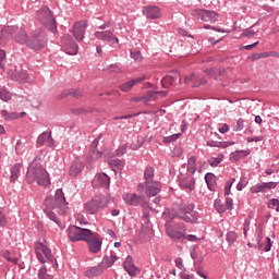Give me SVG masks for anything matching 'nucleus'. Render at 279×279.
<instances>
[{
  "mask_svg": "<svg viewBox=\"0 0 279 279\" xmlns=\"http://www.w3.org/2000/svg\"><path fill=\"white\" fill-rule=\"evenodd\" d=\"M108 269L104 262L99 263L97 266H92L85 270L86 278H97Z\"/></svg>",
  "mask_w": 279,
  "mask_h": 279,
  "instance_id": "nucleus-19",
  "label": "nucleus"
},
{
  "mask_svg": "<svg viewBox=\"0 0 279 279\" xmlns=\"http://www.w3.org/2000/svg\"><path fill=\"white\" fill-rule=\"evenodd\" d=\"M266 241L267 243L264 246V252H271V247H272L271 238L267 236Z\"/></svg>",
  "mask_w": 279,
  "mask_h": 279,
  "instance_id": "nucleus-61",
  "label": "nucleus"
},
{
  "mask_svg": "<svg viewBox=\"0 0 279 279\" xmlns=\"http://www.w3.org/2000/svg\"><path fill=\"white\" fill-rule=\"evenodd\" d=\"M109 167L117 175V171H121L125 167V163L121 159H111L109 160Z\"/></svg>",
  "mask_w": 279,
  "mask_h": 279,
  "instance_id": "nucleus-28",
  "label": "nucleus"
},
{
  "mask_svg": "<svg viewBox=\"0 0 279 279\" xmlns=\"http://www.w3.org/2000/svg\"><path fill=\"white\" fill-rule=\"evenodd\" d=\"M205 182H206L209 191H213L215 189V184H216L215 174L210 173V172H207L205 174Z\"/></svg>",
  "mask_w": 279,
  "mask_h": 279,
  "instance_id": "nucleus-34",
  "label": "nucleus"
},
{
  "mask_svg": "<svg viewBox=\"0 0 279 279\" xmlns=\"http://www.w3.org/2000/svg\"><path fill=\"white\" fill-rule=\"evenodd\" d=\"M37 21L41 23L49 32L56 34L58 32V25L56 24V17L53 13H51V9L49 7H43L37 11Z\"/></svg>",
  "mask_w": 279,
  "mask_h": 279,
  "instance_id": "nucleus-4",
  "label": "nucleus"
},
{
  "mask_svg": "<svg viewBox=\"0 0 279 279\" xmlns=\"http://www.w3.org/2000/svg\"><path fill=\"white\" fill-rule=\"evenodd\" d=\"M266 191H269L271 189H276V186H278V182H266L264 183Z\"/></svg>",
  "mask_w": 279,
  "mask_h": 279,
  "instance_id": "nucleus-62",
  "label": "nucleus"
},
{
  "mask_svg": "<svg viewBox=\"0 0 279 279\" xmlns=\"http://www.w3.org/2000/svg\"><path fill=\"white\" fill-rule=\"evenodd\" d=\"M35 254L37 260L41 263V265H45V263H56L53 269L58 270V262L56 260V257H53L51 248H49V246H47L45 243H35Z\"/></svg>",
  "mask_w": 279,
  "mask_h": 279,
  "instance_id": "nucleus-5",
  "label": "nucleus"
},
{
  "mask_svg": "<svg viewBox=\"0 0 279 279\" xmlns=\"http://www.w3.org/2000/svg\"><path fill=\"white\" fill-rule=\"evenodd\" d=\"M243 128H245V120H243V118H240L236 123L233 126V131L234 132H241V130H243Z\"/></svg>",
  "mask_w": 279,
  "mask_h": 279,
  "instance_id": "nucleus-46",
  "label": "nucleus"
},
{
  "mask_svg": "<svg viewBox=\"0 0 279 279\" xmlns=\"http://www.w3.org/2000/svg\"><path fill=\"white\" fill-rule=\"evenodd\" d=\"M207 147H219L220 149H226L228 145L222 142H216V141H207L206 142Z\"/></svg>",
  "mask_w": 279,
  "mask_h": 279,
  "instance_id": "nucleus-42",
  "label": "nucleus"
},
{
  "mask_svg": "<svg viewBox=\"0 0 279 279\" xmlns=\"http://www.w3.org/2000/svg\"><path fill=\"white\" fill-rule=\"evenodd\" d=\"M144 182H154V169L151 167H147L144 171Z\"/></svg>",
  "mask_w": 279,
  "mask_h": 279,
  "instance_id": "nucleus-38",
  "label": "nucleus"
},
{
  "mask_svg": "<svg viewBox=\"0 0 279 279\" xmlns=\"http://www.w3.org/2000/svg\"><path fill=\"white\" fill-rule=\"evenodd\" d=\"M254 36H256V32L254 29H245L242 34L241 37L242 38H254Z\"/></svg>",
  "mask_w": 279,
  "mask_h": 279,
  "instance_id": "nucleus-53",
  "label": "nucleus"
},
{
  "mask_svg": "<svg viewBox=\"0 0 279 279\" xmlns=\"http://www.w3.org/2000/svg\"><path fill=\"white\" fill-rule=\"evenodd\" d=\"M162 88H169L173 84V80L170 76L163 77L160 82Z\"/></svg>",
  "mask_w": 279,
  "mask_h": 279,
  "instance_id": "nucleus-49",
  "label": "nucleus"
},
{
  "mask_svg": "<svg viewBox=\"0 0 279 279\" xmlns=\"http://www.w3.org/2000/svg\"><path fill=\"white\" fill-rule=\"evenodd\" d=\"M180 136H182V133H177V134H172L170 136H166L165 143H175V141H178V138H180Z\"/></svg>",
  "mask_w": 279,
  "mask_h": 279,
  "instance_id": "nucleus-48",
  "label": "nucleus"
},
{
  "mask_svg": "<svg viewBox=\"0 0 279 279\" xmlns=\"http://www.w3.org/2000/svg\"><path fill=\"white\" fill-rule=\"evenodd\" d=\"M8 218H5V209L0 207V228H5Z\"/></svg>",
  "mask_w": 279,
  "mask_h": 279,
  "instance_id": "nucleus-44",
  "label": "nucleus"
},
{
  "mask_svg": "<svg viewBox=\"0 0 279 279\" xmlns=\"http://www.w3.org/2000/svg\"><path fill=\"white\" fill-rule=\"evenodd\" d=\"M183 240L190 241V243H197V241H202V239L197 238L195 234H185Z\"/></svg>",
  "mask_w": 279,
  "mask_h": 279,
  "instance_id": "nucleus-52",
  "label": "nucleus"
},
{
  "mask_svg": "<svg viewBox=\"0 0 279 279\" xmlns=\"http://www.w3.org/2000/svg\"><path fill=\"white\" fill-rule=\"evenodd\" d=\"M94 36L95 38H97V40H101L102 43L119 45V37H116L112 31H96L94 33Z\"/></svg>",
  "mask_w": 279,
  "mask_h": 279,
  "instance_id": "nucleus-15",
  "label": "nucleus"
},
{
  "mask_svg": "<svg viewBox=\"0 0 279 279\" xmlns=\"http://www.w3.org/2000/svg\"><path fill=\"white\" fill-rule=\"evenodd\" d=\"M83 170H84V163L80 161V159H75L70 167L69 173L71 178H77V175H80V173H82Z\"/></svg>",
  "mask_w": 279,
  "mask_h": 279,
  "instance_id": "nucleus-23",
  "label": "nucleus"
},
{
  "mask_svg": "<svg viewBox=\"0 0 279 279\" xmlns=\"http://www.w3.org/2000/svg\"><path fill=\"white\" fill-rule=\"evenodd\" d=\"M270 206H272L274 208H276V211L279 213V199L278 198H272L270 201Z\"/></svg>",
  "mask_w": 279,
  "mask_h": 279,
  "instance_id": "nucleus-63",
  "label": "nucleus"
},
{
  "mask_svg": "<svg viewBox=\"0 0 279 279\" xmlns=\"http://www.w3.org/2000/svg\"><path fill=\"white\" fill-rule=\"evenodd\" d=\"M222 160H223V155H218V157H210L208 159V165H210V167H219Z\"/></svg>",
  "mask_w": 279,
  "mask_h": 279,
  "instance_id": "nucleus-39",
  "label": "nucleus"
},
{
  "mask_svg": "<svg viewBox=\"0 0 279 279\" xmlns=\"http://www.w3.org/2000/svg\"><path fill=\"white\" fill-rule=\"evenodd\" d=\"M45 45H47V38L45 34L40 32L33 33L27 41V47L34 49V51H40Z\"/></svg>",
  "mask_w": 279,
  "mask_h": 279,
  "instance_id": "nucleus-11",
  "label": "nucleus"
},
{
  "mask_svg": "<svg viewBox=\"0 0 279 279\" xmlns=\"http://www.w3.org/2000/svg\"><path fill=\"white\" fill-rule=\"evenodd\" d=\"M186 171L187 173H191V175H195V171H197V157L192 156L187 160Z\"/></svg>",
  "mask_w": 279,
  "mask_h": 279,
  "instance_id": "nucleus-29",
  "label": "nucleus"
},
{
  "mask_svg": "<svg viewBox=\"0 0 279 279\" xmlns=\"http://www.w3.org/2000/svg\"><path fill=\"white\" fill-rule=\"evenodd\" d=\"M88 27V24L86 23V21H81V22H76L74 23L71 33L73 34L75 40H77V43H82V40H84V36H86V29Z\"/></svg>",
  "mask_w": 279,
  "mask_h": 279,
  "instance_id": "nucleus-14",
  "label": "nucleus"
},
{
  "mask_svg": "<svg viewBox=\"0 0 279 279\" xmlns=\"http://www.w3.org/2000/svg\"><path fill=\"white\" fill-rule=\"evenodd\" d=\"M247 186V178L242 177L236 185V191H243Z\"/></svg>",
  "mask_w": 279,
  "mask_h": 279,
  "instance_id": "nucleus-50",
  "label": "nucleus"
},
{
  "mask_svg": "<svg viewBox=\"0 0 279 279\" xmlns=\"http://www.w3.org/2000/svg\"><path fill=\"white\" fill-rule=\"evenodd\" d=\"M138 191H144L147 197H156L162 191V184L158 181H147L138 184Z\"/></svg>",
  "mask_w": 279,
  "mask_h": 279,
  "instance_id": "nucleus-10",
  "label": "nucleus"
},
{
  "mask_svg": "<svg viewBox=\"0 0 279 279\" xmlns=\"http://www.w3.org/2000/svg\"><path fill=\"white\" fill-rule=\"evenodd\" d=\"M31 105H32L33 108H40V106L43 105V102L40 101V99L34 98V99L31 101Z\"/></svg>",
  "mask_w": 279,
  "mask_h": 279,
  "instance_id": "nucleus-64",
  "label": "nucleus"
},
{
  "mask_svg": "<svg viewBox=\"0 0 279 279\" xmlns=\"http://www.w3.org/2000/svg\"><path fill=\"white\" fill-rule=\"evenodd\" d=\"M140 236L141 239H149V236H154V229L151 228V225H142Z\"/></svg>",
  "mask_w": 279,
  "mask_h": 279,
  "instance_id": "nucleus-31",
  "label": "nucleus"
},
{
  "mask_svg": "<svg viewBox=\"0 0 279 279\" xmlns=\"http://www.w3.org/2000/svg\"><path fill=\"white\" fill-rule=\"evenodd\" d=\"M132 88H134V84L132 83V81H128L124 84L120 85V90H122V93H130Z\"/></svg>",
  "mask_w": 279,
  "mask_h": 279,
  "instance_id": "nucleus-43",
  "label": "nucleus"
},
{
  "mask_svg": "<svg viewBox=\"0 0 279 279\" xmlns=\"http://www.w3.org/2000/svg\"><path fill=\"white\" fill-rule=\"evenodd\" d=\"M88 232H90V229L77 226H70L66 229L68 238L70 239V241H72V243H77V241H86Z\"/></svg>",
  "mask_w": 279,
  "mask_h": 279,
  "instance_id": "nucleus-9",
  "label": "nucleus"
},
{
  "mask_svg": "<svg viewBox=\"0 0 279 279\" xmlns=\"http://www.w3.org/2000/svg\"><path fill=\"white\" fill-rule=\"evenodd\" d=\"M45 209L44 213L50 219V221H53L58 226V228L62 229V222L60 219H58V216H56V213L59 215H64L66 213V208H69V203H66V198L64 197V192L62 189H58L54 193V198L51 196H47L44 202ZM56 210V213H53Z\"/></svg>",
  "mask_w": 279,
  "mask_h": 279,
  "instance_id": "nucleus-1",
  "label": "nucleus"
},
{
  "mask_svg": "<svg viewBox=\"0 0 279 279\" xmlns=\"http://www.w3.org/2000/svg\"><path fill=\"white\" fill-rule=\"evenodd\" d=\"M190 14L196 19V21H202L203 23H217V21H219V14L210 10L194 9L191 10Z\"/></svg>",
  "mask_w": 279,
  "mask_h": 279,
  "instance_id": "nucleus-8",
  "label": "nucleus"
},
{
  "mask_svg": "<svg viewBox=\"0 0 279 279\" xmlns=\"http://www.w3.org/2000/svg\"><path fill=\"white\" fill-rule=\"evenodd\" d=\"M15 151H16V154H19V155H22V154L25 153V145H23V142H21V140H19V141L16 142Z\"/></svg>",
  "mask_w": 279,
  "mask_h": 279,
  "instance_id": "nucleus-51",
  "label": "nucleus"
},
{
  "mask_svg": "<svg viewBox=\"0 0 279 279\" xmlns=\"http://www.w3.org/2000/svg\"><path fill=\"white\" fill-rule=\"evenodd\" d=\"M226 204H227V207H226L227 210H233L234 203L230 196H227Z\"/></svg>",
  "mask_w": 279,
  "mask_h": 279,
  "instance_id": "nucleus-60",
  "label": "nucleus"
},
{
  "mask_svg": "<svg viewBox=\"0 0 279 279\" xmlns=\"http://www.w3.org/2000/svg\"><path fill=\"white\" fill-rule=\"evenodd\" d=\"M61 43L68 56H77V51H80V46H77L71 35H63Z\"/></svg>",
  "mask_w": 279,
  "mask_h": 279,
  "instance_id": "nucleus-13",
  "label": "nucleus"
},
{
  "mask_svg": "<svg viewBox=\"0 0 279 279\" xmlns=\"http://www.w3.org/2000/svg\"><path fill=\"white\" fill-rule=\"evenodd\" d=\"M15 41L20 43V45H27V43L29 41V39H27V33H25L24 29H20L16 35H15Z\"/></svg>",
  "mask_w": 279,
  "mask_h": 279,
  "instance_id": "nucleus-32",
  "label": "nucleus"
},
{
  "mask_svg": "<svg viewBox=\"0 0 279 279\" xmlns=\"http://www.w3.org/2000/svg\"><path fill=\"white\" fill-rule=\"evenodd\" d=\"M234 179H231L230 181L227 182L226 186H225V195L226 197H229L228 195H230V190L232 189V184H234Z\"/></svg>",
  "mask_w": 279,
  "mask_h": 279,
  "instance_id": "nucleus-56",
  "label": "nucleus"
},
{
  "mask_svg": "<svg viewBox=\"0 0 279 279\" xmlns=\"http://www.w3.org/2000/svg\"><path fill=\"white\" fill-rule=\"evenodd\" d=\"M128 151V145H122L116 150V156H123Z\"/></svg>",
  "mask_w": 279,
  "mask_h": 279,
  "instance_id": "nucleus-58",
  "label": "nucleus"
},
{
  "mask_svg": "<svg viewBox=\"0 0 279 279\" xmlns=\"http://www.w3.org/2000/svg\"><path fill=\"white\" fill-rule=\"evenodd\" d=\"M143 14L144 16H146V19H150L151 21H156L157 19H160L162 16V12L157 5L144 7Z\"/></svg>",
  "mask_w": 279,
  "mask_h": 279,
  "instance_id": "nucleus-20",
  "label": "nucleus"
},
{
  "mask_svg": "<svg viewBox=\"0 0 279 279\" xmlns=\"http://www.w3.org/2000/svg\"><path fill=\"white\" fill-rule=\"evenodd\" d=\"M251 193H267L265 183H257L251 187Z\"/></svg>",
  "mask_w": 279,
  "mask_h": 279,
  "instance_id": "nucleus-40",
  "label": "nucleus"
},
{
  "mask_svg": "<svg viewBox=\"0 0 279 279\" xmlns=\"http://www.w3.org/2000/svg\"><path fill=\"white\" fill-rule=\"evenodd\" d=\"M116 260H119V256L117 255H111L110 257L105 256L102 258V263H105V267H107V269L112 267Z\"/></svg>",
  "mask_w": 279,
  "mask_h": 279,
  "instance_id": "nucleus-37",
  "label": "nucleus"
},
{
  "mask_svg": "<svg viewBox=\"0 0 279 279\" xmlns=\"http://www.w3.org/2000/svg\"><path fill=\"white\" fill-rule=\"evenodd\" d=\"M123 269L132 278H134V276H138V274H140L138 267H136V265H134V258H132V256H130V255L126 256V258L123 263Z\"/></svg>",
  "mask_w": 279,
  "mask_h": 279,
  "instance_id": "nucleus-21",
  "label": "nucleus"
},
{
  "mask_svg": "<svg viewBox=\"0 0 279 279\" xmlns=\"http://www.w3.org/2000/svg\"><path fill=\"white\" fill-rule=\"evenodd\" d=\"M85 243L87 244L90 254H99V252H101V246L104 245V238L99 233L89 230L85 238Z\"/></svg>",
  "mask_w": 279,
  "mask_h": 279,
  "instance_id": "nucleus-7",
  "label": "nucleus"
},
{
  "mask_svg": "<svg viewBox=\"0 0 279 279\" xmlns=\"http://www.w3.org/2000/svg\"><path fill=\"white\" fill-rule=\"evenodd\" d=\"M16 82H25L27 80V73L25 71L16 72Z\"/></svg>",
  "mask_w": 279,
  "mask_h": 279,
  "instance_id": "nucleus-54",
  "label": "nucleus"
},
{
  "mask_svg": "<svg viewBox=\"0 0 279 279\" xmlns=\"http://www.w3.org/2000/svg\"><path fill=\"white\" fill-rule=\"evenodd\" d=\"M214 207L216 208L217 213H220V214L226 213V205H223V201L219 198L215 201Z\"/></svg>",
  "mask_w": 279,
  "mask_h": 279,
  "instance_id": "nucleus-41",
  "label": "nucleus"
},
{
  "mask_svg": "<svg viewBox=\"0 0 279 279\" xmlns=\"http://www.w3.org/2000/svg\"><path fill=\"white\" fill-rule=\"evenodd\" d=\"M131 58L135 62H141L143 60V54L138 50H131Z\"/></svg>",
  "mask_w": 279,
  "mask_h": 279,
  "instance_id": "nucleus-47",
  "label": "nucleus"
},
{
  "mask_svg": "<svg viewBox=\"0 0 279 279\" xmlns=\"http://www.w3.org/2000/svg\"><path fill=\"white\" fill-rule=\"evenodd\" d=\"M206 75L208 77H214V80L218 81L221 80V70L218 69H207L205 70Z\"/></svg>",
  "mask_w": 279,
  "mask_h": 279,
  "instance_id": "nucleus-35",
  "label": "nucleus"
},
{
  "mask_svg": "<svg viewBox=\"0 0 279 279\" xmlns=\"http://www.w3.org/2000/svg\"><path fill=\"white\" fill-rule=\"evenodd\" d=\"M21 163H14L11 168L10 182H16L21 175Z\"/></svg>",
  "mask_w": 279,
  "mask_h": 279,
  "instance_id": "nucleus-27",
  "label": "nucleus"
},
{
  "mask_svg": "<svg viewBox=\"0 0 279 279\" xmlns=\"http://www.w3.org/2000/svg\"><path fill=\"white\" fill-rule=\"evenodd\" d=\"M70 95L76 99H80V97H84V92L82 89H71Z\"/></svg>",
  "mask_w": 279,
  "mask_h": 279,
  "instance_id": "nucleus-55",
  "label": "nucleus"
},
{
  "mask_svg": "<svg viewBox=\"0 0 279 279\" xmlns=\"http://www.w3.org/2000/svg\"><path fill=\"white\" fill-rule=\"evenodd\" d=\"M168 93L169 92L167 90L150 92L148 96H142V101H144V104L147 105L149 104L153 97H156V95H159L160 97H167Z\"/></svg>",
  "mask_w": 279,
  "mask_h": 279,
  "instance_id": "nucleus-30",
  "label": "nucleus"
},
{
  "mask_svg": "<svg viewBox=\"0 0 279 279\" xmlns=\"http://www.w3.org/2000/svg\"><path fill=\"white\" fill-rule=\"evenodd\" d=\"M0 99L2 101H10L12 99V94L10 92H7L4 88L0 89Z\"/></svg>",
  "mask_w": 279,
  "mask_h": 279,
  "instance_id": "nucleus-45",
  "label": "nucleus"
},
{
  "mask_svg": "<svg viewBox=\"0 0 279 279\" xmlns=\"http://www.w3.org/2000/svg\"><path fill=\"white\" fill-rule=\"evenodd\" d=\"M110 198L105 195H96L90 201L84 204V209L88 215H97L104 208H108Z\"/></svg>",
  "mask_w": 279,
  "mask_h": 279,
  "instance_id": "nucleus-6",
  "label": "nucleus"
},
{
  "mask_svg": "<svg viewBox=\"0 0 279 279\" xmlns=\"http://www.w3.org/2000/svg\"><path fill=\"white\" fill-rule=\"evenodd\" d=\"M123 201L128 206H142V208H147L149 202L145 196H138L136 193L123 194Z\"/></svg>",
  "mask_w": 279,
  "mask_h": 279,
  "instance_id": "nucleus-12",
  "label": "nucleus"
},
{
  "mask_svg": "<svg viewBox=\"0 0 279 279\" xmlns=\"http://www.w3.org/2000/svg\"><path fill=\"white\" fill-rule=\"evenodd\" d=\"M179 186L183 191H195V178L192 174H181L178 177Z\"/></svg>",
  "mask_w": 279,
  "mask_h": 279,
  "instance_id": "nucleus-17",
  "label": "nucleus"
},
{
  "mask_svg": "<svg viewBox=\"0 0 279 279\" xmlns=\"http://www.w3.org/2000/svg\"><path fill=\"white\" fill-rule=\"evenodd\" d=\"M238 239H239V234H236L234 231H228L226 234V241L229 246L234 245Z\"/></svg>",
  "mask_w": 279,
  "mask_h": 279,
  "instance_id": "nucleus-36",
  "label": "nucleus"
},
{
  "mask_svg": "<svg viewBox=\"0 0 279 279\" xmlns=\"http://www.w3.org/2000/svg\"><path fill=\"white\" fill-rule=\"evenodd\" d=\"M38 279H53V275H51V268L47 269V265H43L37 274Z\"/></svg>",
  "mask_w": 279,
  "mask_h": 279,
  "instance_id": "nucleus-26",
  "label": "nucleus"
},
{
  "mask_svg": "<svg viewBox=\"0 0 279 279\" xmlns=\"http://www.w3.org/2000/svg\"><path fill=\"white\" fill-rule=\"evenodd\" d=\"M180 230L181 231L177 230L173 227H168L166 233L170 239H172V241H184V235L186 232V227L184 226V223L180 226Z\"/></svg>",
  "mask_w": 279,
  "mask_h": 279,
  "instance_id": "nucleus-18",
  "label": "nucleus"
},
{
  "mask_svg": "<svg viewBox=\"0 0 279 279\" xmlns=\"http://www.w3.org/2000/svg\"><path fill=\"white\" fill-rule=\"evenodd\" d=\"M250 154H251L250 149L235 150L230 154V160H233V162H239V160H243V158H247Z\"/></svg>",
  "mask_w": 279,
  "mask_h": 279,
  "instance_id": "nucleus-24",
  "label": "nucleus"
},
{
  "mask_svg": "<svg viewBox=\"0 0 279 279\" xmlns=\"http://www.w3.org/2000/svg\"><path fill=\"white\" fill-rule=\"evenodd\" d=\"M175 217L181 221H185V223H197L199 221V213L195 211L194 203L180 204Z\"/></svg>",
  "mask_w": 279,
  "mask_h": 279,
  "instance_id": "nucleus-3",
  "label": "nucleus"
},
{
  "mask_svg": "<svg viewBox=\"0 0 279 279\" xmlns=\"http://www.w3.org/2000/svg\"><path fill=\"white\" fill-rule=\"evenodd\" d=\"M0 114L4 119V121H14V120L19 119V113H16V112H9L5 109L1 110Z\"/></svg>",
  "mask_w": 279,
  "mask_h": 279,
  "instance_id": "nucleus-33",
  "label": "nucleus"
},
{
  "mask_svg": "<svg viewBox=\"0 0 279 279\" xmlns=\"http://www.w3.org/2000/svg\"><path fill=\"white\" fill-rule=\"evenodd\" d=\"M175 267H177L178 269H181V270H183V271H186V268H184V263H183L182 257H178V258L175 259Z\"/></svg>",
  "mask_w": 279,
  "mask_h": 279,
  "instance_id": "nucleus-59",
  "label": "nucleus"
},
{
  "mask_svg": "<svg viewBox=\"0 0 279 279\" xmlns=\"http://www.w3.org/2000/svg\"><path fill=\"white\" fill-rule=\"evenodd\" d=\"M185 84H192V88H199V86L206 84V80L201 73H193L190 76H185Z\"/></svg>",
  "mask_w": 279,
  "mask_h": 279,
  "instance_id": "nucleus-22",
  "label": "nucleus"
},
{
  "mask_svg": "<svg viewBox=\"0 0 279 279\" xmlns=\"http://www.w3.org/2000/svg\"><path fill=\"white\" fill-rule=\"evenodd\" d=\"M40 157L36 156L34 160L28 165L26 172V182L28 184H38V186H49L51 180L49 179V172L40 165Z\"/></svg>",
  "mask_w": 279,
  "mask_h": 279,
  "instance_id": "nucleus-2",
  "label": "nucleus"
},
{
  "mask_svg": "<svg viewBox=\"0 0 279 279\" xmlns=\"http://www.w3.org/2000/svg\"><path fill=\"white\" fill-rule=\"evenodd\" d=\"M96 180L99 184V186H102V189H110V177L106 174L105 172H100L96 175Z\"/></svg>",
  "mask_w": 279,
  "mask_h": 279,
  "instance_id": "nucleus-25",
  "label": "nucleus"
},
{
  "mask_svg": "<svg viewBox=\"0 0 279 279\" xmlns=\"http://www.w3.org/2000/svg\"><path fill=\"white\" fill-rule=\"evenodd\" d=\"M37 147H49L50 149L56 148V143L53 142V137L51 136V132L45 131L38 135L36 141Z\"/></svg>",
  "mask_w": 279,
  "mask_h": 279,
  "instance_id": "nucleus-16",
  "label": "nucleus"
},
{
  "mask_svg": "<svg viewBox=\"0 0 279 279\" xmlns=\"http://www.w3.org/2000/svg\"><path fill=\"white\" fill-rule=\"evenodd\" d=\"M250 223H251L250 218H246L244 220V223H243V234H244V236H247V232H250Z\"/></svg>",
  "mask_w": 279,
  "mask_h": 279,
  "instance_id": "nucleus-57",
  "label": "nucleus"
}]
</instances>
